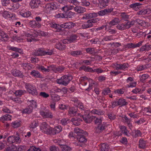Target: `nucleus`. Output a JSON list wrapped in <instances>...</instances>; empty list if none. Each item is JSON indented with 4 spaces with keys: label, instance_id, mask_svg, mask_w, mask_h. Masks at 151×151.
Segmentation results:
<instances>
[{
    "label": "nucleus",
    "instance_id": "nucleus-18",
    "mask_svg": "<svg viewBox=\"0 0 151 151\" xmlns=\"http://www.w3.org/2000/svg\"><path fill=\"white\" fill-rule=\"evenodd\" d=\"M91 113L93 114L102 115L104 114V111L101 109H93L91 111Z\"/></svg>",
    "mask_w": 151,
    "mask_h": 151
},
{
    "label": "nucleus",
    "instance_id": "nucleus-49",
    "mask_svg": "<svg viewBox=\"0 0 151 151\" xmlns=\"http://www.w3.org/2000/svg\"><path fill=\"white\" fill-rule=\"evenodd\" d=\"M67 92V90L66 88H64L61 89L58 94L60 96H63V94Z\"/></svg>",
    "mask_w": 151,
    "mask_h": 151
},
{
    "label": "nucleus",
    "instance_id": "nucleus-8",
    "mask_svg": "<svg viewBox=\"0 0 151 151\" xmlns=\"http://www.w3.org/2000/svg\"><path fill=\"white\" fill-rule=\"evenodd\" d=\"M62 130V128L60 126H58L54 129L51 128L50 134L51 135H55L61 132Z\"/></svg>",
    "mask_w": 151,
    "mask_h": 151
},
{
    "label": "nucleus",
    "instance_id": "nucleus-40",
    "mask_svg": "<svg viewBox=\"0 0 151 151\" xmlns=\"http://www.w3.org/2000/svg\"><path fill=\"white\" fill-rule=\"evenodd\" d=\"M86 52L90 54L94 55L95 54V52L94 49L93 48L89 47L86 49Z\"/></svg>",
    "mask_w": 151,
    "mask_h": 151
},
{
    "label": "nucleus",
    "instance_id": "nucleus-31",
    "mask_svg": "<svg viewBox=\"0 0 151 151\" xmlns=\"http://www.w3.org/2000/svg\"><path fill=\"white\" fill-rule=\"evenodd\" d=\"M109 148V146L107 144L103 143L101 145V151H108Z\"/></svg>",
    "mask_w": 151,
    "mask_h": 151
},
{
    "label": "nucleus",
    "instance_id": "nucleus-54",
    "mask_svg": "<svg viewBox=\"0 0 151 151\" xmlns=\"http://www.w3.org/2000/svg\"><path fill=\"white\" fill-rule=\"evenodd\" d=\"M111 92V90L109 88H105L102 91V93L104 95H106L110 93Z\"/></svg>",
    "mask_w": 151,
    "mask_h": 151
},
{
    "label": "nucleus",
    "instance_id": "nucleus-63",
    "mask_svg": "<svg viewBox=\"0 0 151 151\" xmlns=\"http://www.w3.org/2000/svg\"><path fill=\"white\" fill-rule=\"evenodd\" d=\"M68 119H63L60 121V123L63 125H66L68 123Z\"/></svg>",
    "mask_w": 151,
    "mask_h": 151
},
{
    "label": "nucleus",
    "instance_id": "nucleus-45",
    "mask_svg": "<svg viewBox=\"0 0 151 151\" xmlns=\"http://www.w3.org/2000/svg\"><path fill=\"white\" fill-rule=\"evenodd\" d=\"M38 123L37 120L33 121L30 125V128H34L38 126Z\"/></svg>",
    "mask_w": 151,
    "mask_h": 151
},
{
    "label": "nucleus",
    "instance_id": "nucleus-7",
    "mask_svg": "<svg viewBox=\"0 0 151 151\" xmlns=\"http://www.w3.org/2000/svg\"><path fill=\"white\" fill-rule=\"evenodd\" d=\"M40 114L45 118H50L52 119L53 116L51 112L47 111H42L40 112Z\"/></svg>",
    "mask_w": 151,
    "mask_h": 151
},
{
    "label": "nucleus",
    "instance_id": "nucleus-47",
    "mask_svg": "<svg viewBox=\"0 0 151 151\" xmlns=\"http://www.w3.org/2000/svg\"><path fill=\"white\" fill-rule=\"evenodd\" d=\"M134 134H133L134 137H136L141 136L142 134L139 130H134Z\"/></svg>",
    "mask_w": 151,
    "mask_h": 151
},
{
    "label": "nucleus",
    "instance_id": "nucleus-16",
    "mask_svg": "<svg viewBox=\"0 0 151 151\" xmlns=\"http://www.w3.org/2000/svg\"><path fill=\"white\" fill-rule=\"evenodd\" d=\"M116 27L118 29L121 30L129 29V26L128 27V22H126L122 24H119Z\"/></svg>",
    "mask_w": 151,
    "mask_h": 151
},
{
    "label": "nucleus",
    "instance_id": "nucleus-13",
    "mask_svg": "<svg viewBox=\"0 0 151 151\" xmlns=\"http://www.w3.org/2000/svg\"><path fill=\"white\" fill-rule=\"evenodd\" d=\"M69 112L72 116H76L79 114L77 112V107H72L70 108Z\"/></svg>",
    "mask_w": 151,
    "mask_h": 151
},
{
    "label": "nucleus",
    "instance_id": "nucleus-41",
    "mask_svg": "<svg viewBox=\"0 0 151 151\" xmlns=\"http://www.w3.org/2000/svg\"><path fill=\"white\" fill-rule=\"evenodd\" d=\"M20 14L23 17H28L30 16L31 13L29 11H27L24 13L21 12H20Z\"/></svg>",
    "mask_w": 151,
    "mask_h": 151
},
{
    "label": "nucleus",
    "instance_id": "nucleus-25",
    "mask_svg": "<svg viewBox=\"0 0 151 151\" xmlns=\"http://www.w3.org/2000/svg\"><path fill=\"white\" fill-rule=\"evenodd\" d=\"M61 151H71L72 148L70 146L65 145H61Z\"/></svg>",
    "mask_w": 151,
    "mask_h": 151
},
{
    "label": "nucleus",
    "instance_id": "nucleus-19",
    "mask_svg": "<svg viewBox=\"0 0 151 151\" xmlns=\"http://www.w3.org/2000/svg\"><path fill=\"white\" fill-rule=\"evenodd\" d=\"M73 9L78 13H83L86 11V9L81 6H76Z\"/></svg>",
    "mask_w": 151,
    "mask_h": 151
},
{
    "label": "nucleus",
    "instance_id": "nucleus-39",
    "mask_svg": "<svg viewBox=\"0 0 151 151\" xmlns=\"http://www.w3.org/2000/svg\"><path fill=\"white\" fill-rule=\"evenodd\" d=\"M82 54V52L80 50L73 51H71L70 52V54L74 56L81 55Z\"/></svg>",
    "mask_w": 151,
    "mask_h": 151
},
{
    "label": "nucleus",
    "instance_id": "nucleus-6",
    "mask_svg": "<svg viewBox=\"0 0 151 151\" xmlns=\"http://www.w3.org/2000/svg\"><path fill=\"white\" fill-rule=\"evenodd\" d=\"M113 8L105 9L98 12V14L100 16H102L110 13L113 11Z\"/></svg>",
    "mask_w": 151,
    "mask_h": 151
},
{
    "label": "nucleus",
    "instance_id": "nucleus-15",
    "mask_svg": "<svg viewBox=\"0 0 151 151\" xmlns=\"http://www.w3.org/2000/svg\"><path fill=\"white\" fill-rule=\"evenodd\" d=\"M71 121L72 122L73 125L77 126L80 124L81 122L82 121V120L80 118L76 117L72 118Z\"/></svg>",
    "mask_w": 151,
    "mask_h": 151
},
{
    "label": "nucleus",
    "instance_id": "nucleus-33",
    "mask_svg": "<svg viewBox=\"0 0 151 151\" xmlns=\"http://www.w3.org/2000/svg\"><path fill=\"white\" fill-rule=\"evenodd\" d=\"M37 68L38 70H40L43 72L47 73L49 72V68H46L42 65H39L38 67H37Z\"/></svg>",
    "mask_w": 151,
    "mask_h": 151
},
{
    "label": "nucleus",
    "instance_id": "nucleus-52",
    "mask_svg": "<svg viewBox=\"0 0 151 151\" xmlns=\"http://www.w3.org/2000/svg\"><path fill=\"white\" fill-rule=\"evenodd\" d=\"M47 68H49V71L51 70L56 73V67L55 65H51L47 66Z\"/></svg>",
    "mask_w": 151,
    "mask_h": 151
},
{
    "label": "nucleus",
    "instance_id": "nucleus-28",
    "mask_svg": "<svg viewBox=\"0 0 151 151\" xmlns=\"http://www.w3.org/2000/svg\"><path fill=\"white\" fill-rule=\"evenodd\" d=\"M120 128L122 131V133L126 135L129 136L128 131L126 127L124 126H120Z\"/></svg>",
    "mask_w": 151,
    "mask_h": 151
},
{
    "label": "nucleus",
    "instance_id": "nucleus-29",
    "mask_svg": "<svg viewBox=\"0 0 151 151\" xmlns=\"http://www.w3.org/2000/svg\"><path fill=\"white\" fill-rule=\"evenodd\" d=\"M119 106H125L128 104V102L126 101L125 100L123 99H120L118 100Z\"/></svg>",
    "mask_w": 151,
    "mask_h": 151
},
{
    "label": "nucleus",
    "instance_id": "nucleus-35",
    "mask_svg": "<svg viewBox=\"0 0 151 151\" xmlns=\"http://www.w3.org/2000/svg\"><path fill=\"white\" fill-rule=\"evenodd\" d=\"M146 143L143 140L141 139L139 142V148H144L145 147Z\"/></svg>",
    "mask_w": 151,
    "mask_h": 151
},
{
    "label": "nucleus",
    "instance_id": "nucleus-14",
    "mask_svg": "<svg viewBox=\"0 0 151 151\" xmlns=\"http://www.w3.org/2000/svg\"><path fill=\"white\" fill-rule=\"evenodd\" d=\"M151 49V45L149 43H147L141 47L140 50L143 52L145 51H148Z\"/></svg>",
    "mask_w": 151,
    "mask_h": 151
},
{
    "label": "nucleus",
    "instance_id": "nucleus-2",
    "mask_svg": "<svg viewBox=\"0 0 151 151\" xmlns=\"http://www.w3.org/2000/svg\"><path fill=\"white\" fill-rule=\"evenodd\" d=\"M52 128L46 122H42L40 126L42 132L45 134H50Z\"/></svg>",
    "mask_w": 151,
    "mask_h": 151
},
{
    "label": "nucleus",
    "instance_id": "nucleus-51",
    "mask_svg": "<svg viewBox=\"0 0 151 151\" xmlns=\"http://www.w3.org/2000/svg\"><path fill=\"white\" fill-rule=\"evenodd\" d=\"M122 16L123 19L127 22L128 20L127 19L129 18V15L126 14L125 13L123 12L122 14Z\"/></svg>",
    "mask_w": 151,
    "mask_h": 151
},
{
    "label": "nucleus",
    "instance_id": "nucleus-58",
    "mask_svg": "<svg viewBox=\"0 0 151 151\" xmlns=\"http://www.w3.org/2000/svg\"><path fill=\"white\" fill-rule=\"evenodd\" d=\"M141 5V4L139 3H136L130 5L129 6L131 8L135 9L137 7H138Z\"/></svg>",
    "mask_w": 151,
    "mask_h": 151
},
{
    "label": "nucleus",
    "instance_id": "nucleus-10",
    "mask_svg": "<svg viewBox=\"0 0 151 151\" xmlns=\"http://www.w3.org/2000/svg\"><path fill=\"white\" fill-rule=\"evenodd\" d=\"M41 3L40 0H32L29 4L32 8H37Z\"/></svg>",
    "mask_w": 151,
    "mask_h": 151
},
{
    "label": "nucleus",
    "instance_id": "nucleus-17",
    "mask_svg": "<svg viewBox=\"0 0 151 151\" xmlns=\"http://www.w3.org/2000/svg\"><path fill=\"white\" fill-rule=\"evenodd\" d=\"M93 26V24H92L90 20H88L86 23L82 25V27L83 29H87Z\"/></svg>",
    "mask_w": 151,
    "mask_h": 151
},
{
    "label": "nucleus",
    "instance_id": "nucleus-42",
    "mask_svg": "<svg viewBox=\"0 0 151 151\" xmlns=\"http://www.w3.org/2000/svg\"><path fill=\"white\" fill-rule=\"evenodd\" d=\"M74 131L75 133L76 134V135H80L85 132L83 130L80 129L78 127L75 128Z\"/></svg>",
    "mask_w": 151,
    "mask_h": 151
},
{
    "label": "nucleus",
    "instance_id": "nucleus-64",
    "mask_svg": "<svg viewBox=\"0 0 151 151\" xmlns=\"http://www.w3.org/2000/svg\"><path fill=\"white\" fill-rule=\"evenodd\" d=\"M52 97L53 99L55 101H58L60 99L59 96L57 95L53 94L52 96Z\"/></svg>",
    "mask_w": 151,
    "mask_h": 151
},
{
    "label": "nucleus",
    "instance_id": "nucleus-38",
    "mask_svg": "<svg viewBox=\"0 0 151 151\" xmlns=\"http://www.w3.org/2000/svg\"><path fill=\"white\" fill-rule=\"evenodd\" d=\"M144 113L148 116L151 115V108H145L143 109Z\"/></svg>",
    "mask_w": 151,
    "mask_h": 151
},
{
    "label": "nucleus",
    "instance_id": "nucleus-34",
    "mask_svg": "<svg viewBox=\"0 0 151 151\" xmlns=\"http://www.w3.org/2000/svg\"><path fill=\"white\" fill-rule=\"evenodd\" d=\"M119 22V19L118 18H115L109 22V24L110 26L114 25Z\"/></svg>",
    "mask_w": 151,
    "mask_h": 151
},
{
    "label": "nucleus",
    "instance_id": "nucleus-9",
    "mask_svg": "<svg viewBox=\"0 0 151 151\" xmlns=\"http://www.w3.org/2000/svg\"><path fill=\"white\" fill-rule=\"evenodd\" d=\"M11 73L14 76L16 77L22 78L24 76L22 73L18 70L15 69L12 70L11 71Z\"/></svg>",
    "mask_w": 151,
    "mask_h": 151
},
{
    "label": "nucleus",
    "instance_id": "nucleus-11",
    "mask_svg": "<svg viewBox=\"0 0 151 151\" xmlns=\"http://www.w3.org/2000/svg\"><path fill=\"white\" fill-rule=\"evenodd\" d=\"M75 25V23L72 22H69L61 24V26L63 28L70 29L73 28Z\"/></svg>",
    "mask_w": 151,
    "mask_h": 151
},
{
    "label": "nucleus",
    "instance_id": "nucleus-12",
    "mask_svg": "<svg viewBox=\"0 0 151 151\" xmlns=\"http://www.w3.org/2000/svg\"><path fill=\"white\" fill-rule=\"evenodd\" d=\"M9 37L7 35L1 30H0V40L6 42L8 40Z\"/></svg>",
    "mask_w": 151,
    "mask_h": 151
},
{
    "label": "nucleus",
    "instance_id": "nucleus-24",
    "mask_svg": "<svg viewBox=\"0 0 151 151\" xmlns=\"http://www.w3.org/2000/svg\"><path fill=\"white\" fill-rule=\"evenodd\" d=\"M109 0H101L100 4L99 5L100 6V8H103L105 7L106 6H108V3Z\"/></svg>",
    "mask_w": 151,
    "mask_h": 151
},
{
    "label": "nucleus",
    "instance_id": "nucleus-44",
    "mask_svg": "<svg viewBox=\"0 0 151 151\" xmlns=\"http://www.w3.org/2000/svg\"><path fill=\"white\" fill-rule=\"evenodd\" d=\"M45 8L46 12L47 13H50L51 11L52 10V9L51 8L50 6L48 4H47L45 5Z\"/></svg>",
    "mask_w": 151,
    "mask_h": 151
},
{
    "label": "nucleus",
    "instance_id": "nucleus-4",
    "mask_svg": "<svg viewBox=\"0 0 151 151\" xmlns=\"http://www.w3.org/2000/svg\"><path fill=\"white\" fill-rule=\"evenodd\" d=\"M87 134L86 132H84L80 135L75 134V135L78 141L80 143H84L87 141V139H86L84 135Z\"/></svg>",
    "mask_w": 151,
    "mask_h": 151
},
{
    "label": "nucleus",
    "instance_id": "nucleus-30",
    "mask_svg": "<svg viewBox=\"0 0 151 151\" xmlns=\"http://www.w3.org/2000/svg\"><path fill=\"white\" fill-rule=\"evenodd\" d=\"M56 47L59 50H63L65 48V46L63 44L58 42L56 44Z\"/></svg>",
    "mask_w": 151,
    "mask_h": 151
},
{
    "label": "nucleus",
    "instance_id": "nucleus-37",
    "mask_svg": "<svg viewBox=\"0 0 151 151\" xmlns=\"http://www.w3.org/2000/svg\"><path fill=\"white\" fill-rule=\"evenodd\" d=\"M93 120L94 121L95 123L96 124H99L102 123V120L101 119V118H98L95 116H94L93 117Z\"/></svg>",
    "mask_w": 151,
    "mask_h": 151
},
{
    "label": "nucleus",
    "instance_id": "nucleus-23",
    "mask_svg": "<svg viewBox=\"0 0 151 151\" xmlns=\"http://www.w3.org/2000/svg\"><path fill=\"white\" fill-rule=\"evenodd\" d=\"M44 50L42 48H39L38 50H35L34 52V55L36 56L44 55Z\"/></svg>",
    "mask_w": 151,
    "mask_h": 151
},
{
    "label": "nucleus",
    "instance_id": "nucleus-46",
    "mask_svg": "<svg viewBox=\"0 0 151 151\" xmlns=\"http://www.w3.org/2000/svg\"><path fill=\"white\" fill-rule=\"evenodd\" d=\"M14 136H11L9 137L7 139V141L9 144H12L14 143Z\"/></svg>",
    "mask_w": 151,
    "mask_h": 151
},
{
    "label": "nucleus",
    "instance_id": "nucleus-48",
    "mask_svg": "<svg viewBox=\"0 0 151 151\" xmlns=\"http://www.w3.org/2000/svg\"><path fill=\"white\" fill-rule=\"evenodd\" d=\"M11 99L16 103L21 104L22 102V101L19 98L17 97L14 98H11Z\"/></svg>",
    "mask_w": 151,
    "mask_h": 151
},
{
    "label": "nucleus",
    "instance_id": "nucleus-1",
    "mask_svg": "<svg viewBox=\"0 0 151 151\" xmlns=\"http://www.w3.org/2000/svg\"><path fill=\"white\" fill-rule=\"evenodd\" d=\"M72 79V77L71 75H64L60 78L57 79L56 81L57 83L59 84L66 86Z\"/></svg>",
    "mask_w": 151,
    "mask_h": 151
},
{
    "label": "nucleus",
    "instance_id": "nucleus-56",
    "mask_svg": "<svg viewBox=\"0 0 151 151\" xmlns=\"http://www.w3.org/2000/svg\"><path fill=\"white\" fill-rule=\"evenodd\" d=\"M26 36L27 37H31V38H27V40L28 42H31L32 41H37V39H35L34 38H33L32 37V35H30L29 34H26Z\"/></svg>",
    "mask_w": 151,
    "mask_h": 151
},
{
    "label": "nucleus",
    "instance_id": "nucleus-55",
    "mask_svg": "<svg viewBox=\"0 0 151 151\" xmlns=\"http://www.w3.org/2000/svg\"><path fill=\"white\" fill-rule=\"evenodd\" d=\"M119 66L120 67V69L124 70L129 67V65L127 63H124L123 64H120Z\"/></svg>",
    "mask_w": 151,
    "mask_h": 151
},
{
    "label": "nucleus",
    "instance_id": "nucleus-57",
    "mask_svg": "<svg viewBox=\"0 0 151 151\" xmlns=\"http://www.w3.org/2000/svg\"><path fill=\"white\" fill-rule=\"evenodd\" d=\"M107 115L109 118L111 120H114L116 118L115 115L111 112L109 113Z\"/></svg>",
    "mask_w": 151,
    "mask_h": 151
},
{
    "label": "nucleus",
    "instance_id": "nucleus-21",
    "mask_svg": "<svg viewBox=\"0 0 151 151\" xmlns=\"http://www.w3.org/2000/svg\"><path fill=\"white\" fill-rule=\"evenodd\" d=\"M78 36L76 34H72L70 35L69 37H68V41L70 43L75 42L77 40Z\"/></svg>",
    "mask_w": 151,
    "mask_h": 151
},
{
    "label": "nucleus",
    "instance_id": "nucleus-61",
    "mask_svg": "<svg viewBox=\"0 0 151 151\" xmlns=\"http://www.w3.org/2000/svg\"><path fill=\"white\" fill-rule=\"evenodd\" d=\"M89 19H91L94 17H96L97 16V14L96 13H90L87 14Z\"/></svg>",
    "mask_w": 151,
    "mask_h": 151
},
{
    "label": "nucleus",
    "instance_id": "nucleus-59",
    "mask_svg": "<svg viewBox=\"0 0 151 151\" xmlns=\"http://www.w3.org/2000/svg\"><path fill=\"white\" fill-rule=\"evenodd\" d=\"M29 106L32 107V109L33 108H36L37 107L36 102L34 100L31 101V104Z\"/></svg>",
    "mask_w": 151,
    "mask_h": 151
},
{
    "label": "nucleus",
    "instance_id": "nucleus-20",
    "mask_svg": "<svg viewBox=\"0 0 151 151\" xmlns=\"http://www.w3.org/2000/svg\"><path fill=\"white\" fill-rule=\"evenodd\" d=\"M75 14L74 12H67L63 13L64 18H70Z\"/></svg>",
    "mask_w": 151,
    "mask_h": 151
},
{
    "label": "nucleus",
    "instance_id": "nucleus-27",
    "mask_svg": "<svg viewBox=\"0 0 151 151\" xmlns=\"http://www.w3.org/2000/svg\"><path fill=\"white\" fill-rule=\"evenodd\" d=\"M30 74L32 76L36 78H40L41 77V76L39 72L35 70H32L30 73Z\"/></svg>",
    "mask_w": 151,
    "mask_h": 151
},
{
    "label": "nucleus",
    "instance_id": "nucleus-43",
    "mask_svg": "<svg viewBox=\"0 0 151 151\" xmlns=\"http://www.w3.org/2000/svg\"><path fill=\"white\" fill-rule=\"evenodd\" d=\"M123 118L124 119L125 122L127 124L128 126L129 127H132V125L130 124V119H129L126 116H124Z\"/></svg>",
    "mask_w": 151,
    "mask_h": 151
},
{
    "label": "nucleus",
    "instance_id": "nucleus-3",
    "mask_svg": "<svg viewBox=\"0 0 151 151\" xmlns=\"http://www.w3.org/2000/svg\"><path fill=\"white\" fill-rule=\"evenodd\" d=\"M26 88L29 93L33 95H37L38 93L36 88L29 83H26L25 84Z\"/></svg>",
    "mask_w": 151,
    "mask_h": 151
},
{
    "label": "nucleus",
    "instance_id": "nucleus-26",
    "mask_svg": "<svg viewBox=\"0 0 151 151\" xmlns=\"http://www.w3.org/2000/svg\"><path fill=\"white\" fill-rule=\"evenodd\" d=\"M32 107L28 106L22 111V113L29 114L32 112Z\"/></svg>",
    "mask_w": 151,
    "mask_h": 151
},
{
    "label": "nucleus",
    "instance_id": "nucleus-32",
    "mask_svg": "<svg viewBox=\"0 0 151 151\" xmlns=\"http://www.w3.org/2000/svg\"><path fill=\"white\" fill-rule=\"evenodd\" d=\"M11 116L8 114H6L1 117L0 118L1 120L7 121L11 120Z\"/></svg>",
    "mask_w": 151,
    "mask_h": 151
},
{
    "label": "nucleus",
    "instance_id": "nucleus-36",
    "mask_svg": "<svg viewBox=\"0 0 151 151\" xmlns=\"http://www.w3.org/2000/svg\"><path fill=\"white\" fill-rule=\"evenodd\" d=\"M149 76L147 74H143L140 76V81L142 83L145 82V80L148 78Z\"/></svg>",
    "mask_w": 151,
    "mask_h": 151
},
{
    "label": "nucleus",
    "instance_id": "nucleus-60",
    "mask_svg": "<svg viewBox=\"0 0 151 151\" xmlns=\"http://www.w3.org/2000/svg\"><path fill=\"white\" fill-rule=\"evenodd\" d=\"M124 92V89L123 88L118 89L115 90L114 92L119 94H123Z\"/></svg>",
    "mask_w": 151,
    "mask_h": 151
},
{
    "label": "nucleus",
    "instance_id": "nucleus-22",
    "mask_svg": "<svg viewBox=\"0 0 151 151\" xmlns=\"http://www.w3.org/2000/svg\"><path fill=\"white\" fill-rule=\"evenodd\" d=\"M83 120L86 123H90L93 120V117L94 116H90L89 114H88L86 117V116H82Z\"/></svg>",
    "mask_w": 151,
    "mask_h": 151
},
{
    "label": "nucleus",
    "instance_id": "nucleus-53",
    "mask_svg": "<svg viewBox=\"0 0 151 151\" xmlns=\"http://www.w3.org/2000/svg\"><path fill=\"white\" fill-rule=\"evenodd\" d=\"M2 15L5 18H10L11 17L10 14H9V12L7 11H4L2 13Z\"/></svg>",
    "mask_w": 151,
    "mask_h": 151
},
{
    "label": "nucleus",
    "instance_id": "nucleus-50",
    "mask_svg": "<svg viewBox=\"0 0 151 151\" xmlns=\"http://www.w3.org/2000/svg\"><path fill=\"white\" fill-rule=\"evenodd\" d=\"M12 127L14 128H16L19 127L20 124V122L18 121H14L12 123Z\"/></svg>",
    "mask_w": 151,
    "mask_h": 151
},
{
    "label": "nucleus",
    "instance_id": "nucleus-62",
    "mask_svg": "<svg viewBox=\"0 0 151 151\" xmlns=\"http://www.w3.org/2000/svg\"><path fill=\"white\" fill-rule=\"evenodd\" d=\"M24 92H26V91L22 90H18L15 92V94L16 95L20 96L22 95Z\"/></svg>",
    "mask_w": 151,
    "mask_h": 151
},
{
    "label": "nucleus",
    "instance_id": "nucleus-5",
    "mask_svg": "<svg viewBox=\"0 0 151 151\" xmlns=\"http://www.w3.org/2000/svg\"><path fill=\"white\" fill-rule=\"evenodd\" d=\"M106 123L103 122V123L99 124L98 126L95 127V131L96 133H100L102 132L105 129L106 126Z\"/></svg>",
    "mask_w": 151,
    "mask_h": 151
}]
</instances>
